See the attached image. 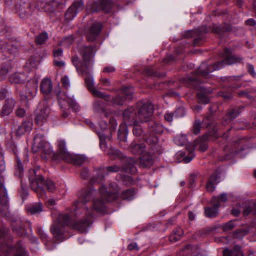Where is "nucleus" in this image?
Here are the masks:
<instances>
[{"mask_svg":"<svg viewBox=\"0 0 256 256\" xmlns=\"http://www.w3.org/2000/svg\"><path fill=\"white\" fill-rule=\"evenodd\" d=\"M100 195L103 200L94 199L92 207L88 208L85 204L92 200L95 198L96 192L91 188L82 190L78 194V199L72 206L70 212L73 216L78 217L82 215V218L73 224L74 228L80 232H84L93 222L96 213L104 214L106 210V202H112L118 196V190L116 184H112L106 188L102 185L100 188Z\"/></svg>","mask_w":256,"mask_h":256,"instance_id":"nucleus-1","label":"nucleus"},{"mask_svg":"<svg viewBox=\"0 0 256 256\" xmlns=\"http://www.w3.org/2000/svg\"><path fill=\"white\" fill-rule=\"evenodd\" d=\"M224 59L222 61L220 62L217 64H214L208 67H207L206 63H202L196 72V77L190 78H189L190 80L192 82H198L200 80V78H207L210 73L222 68L224 65H230L240 63L243 60L239 56L232 55L231 50L228 48L224 50Z\"/></svg>","mask_w":256,"mask_h":256,"instance_id":"nucleus-2","label":"nucleus"},{"mask_svg":"<svg viewBox=\"0 0 256 256\" xmlns=\"http://www.w3.org/2000/svg\"><path fill=\"white\" fill-rule=\"evenodd\" d=\"M12 239L8 230L4 228L0 232V256H25L26 250L21 242L16 248L11 246Z\"/></svg>","mask_w":256,"mask_h":256,"instance_id":"nucleus-3","label":"nucleus"},{"mask_svg":"<svg viewBox=\"0 0 256 256\" xmlns=\"http://www.w3.org/2000/svg\"><path fill=\"white\" fill-rule=\"evenodd\" d=\"M122 167L114 164L110 166L100 168L96 172L98 175L96 182L102 181L106 176L110 174L118 172L121 170L132 174L136 172V168L135 166L136 160L134 158H124L122 160Z\"/></svg>","mask_w":256,"mask_h":256,"instance_id":"nucleus-4","label":"nucleus"},{"mask_svg":"<svg viewBox=\"0 0 256 256\" xmlns=\"http://www.w3.org/2000/svg\"><path fill=\"white\" fill-rule=\"evenodd\" d=\"M30 176L29 180L32 189L37 194L39 198H46V192L42 188L44 184L48 192H54L56 190L54 182L51 180H48L44 182V180L42 176H38V177L34 178L36 176V171L34 170H31L30 171Z\"/></svg>","mask_w":256,"mask_h":256,"instance_id":"nucleus-5","label":"nucleus"},{"mask_svg":"<svg viewBox=\"0 0 256 256\" xmlns=\"http://www.w3.org/2000/svg\"><path fill=\"white\" fill-rule=\"evenodd\" d=\"M45 6V4L41 1L29 2L28 0L18 1L16 12L22 19H28L41 10Z\"/></svg>","mask_w":256,"mask_h":256,"instance_id":"nucleus-6","label":"nucleus"},{"mask_svg":"<svg viewBox=\"0 0 256 256\" xmlns=\"http://www.w3.org/2000/svg\"><path fill=\"white\" fill-rule=\"evenodd\" d=\"M80 54L83 57L84 64L79 61L78 58L74 56L72 58V62L80 74H88V68L90 66V60L94 56V50L93 47H82L80 50Z\"/></svg>","mask_w":256,"mask_h":256,"instance_id":"nucleus-7","label":"nucleus"},{"mask_svg":"<svg viewBox=\"0 0 256 256\" xmlns=\"http://www.w3.org/2000/svg\"><path fill=\"white\" fill-rule=\"evenodd\" d=\"M137 112L134 108L126 110L123 113L124 124H121L118 132V138L122 141H125L128 134L126 126H136L138 122Z\"/></svg>","mask_w":256,"mask_h":256,"instance_id":"nucleus-8","label":"nucleus"},{"mask_svg":"<svg viewBox=\"0 0 256 256\" xmlns=\"http://www.w3.org/2000/svg\"><path fill=\"white\" fill-rule=\"evenodd\" d=\"M71 218L72 216L67 214L59 215L57 220L54 222L50 228L51 232L54 237L58 238L64 234V228L69 225Z\"/></svg>","mask_w":256,"mask_h":256,"instance_id":"nucleus-9","label":"nucleus"},{"mask_svg":"<svg viewBox=\"0 0 256 256\" xmlns=\"http://www.w3.org/2000/svg\"><path fill=\"white\" fill-rule=\"evenodd\" d=\"M114 6L111 0H99L90 1L86 7V10L90 13L98 12L101 10L110 12Z\"/></svg>","mask_w":256,"mask_h":256,"instance_id":"nucleus-10","label":"nucleus"},{"mask_svg":"<svg viewBox=\"0 0 256 256\" xmlns=\"http://www.w3.org/2000/svg\"><path fill=\"white\" fill-rule=\"evenodd\" d=\"M137 118L139 122L143 123L149 122L154 114L153 106L150 103H138L137 110Z\"/></svg>","mask_w":256,"mask_h":256,"instance_id":"nucleus-11","label":"nucleus"},{"mask_svg":"<svg viewBox=\"0 0 256 256\" xmlns=\"http://www.w3.org/2000/svg\"><path fill=\"white\" fill-rule=\"evenodd\" d=\"M8 198L7 190L4 186V179L0 178V212L4 216H8L10 214L8 206Z\"/></svg>","mask_w":256,"mask_h":256,"instance_id":"nucleus-12","label":"nucleus"},{"mask_svg":"<svg viewBox=\"0 0 256 256\" xmlns=\"http://www.w3.org/2000/svg\"><path fill=\"white\" fill-rule=\"evenodd\" d=\"M33 146L47 155H50L52 152L50 144L45 141L44 136L41 134H38L34 136Z\"/></svg>","mask_w":256,"mask_h":256,"instance_id":"nucleus-13","label":"nucleus"},{"mask_svg":"<svg viewBox=\"0 0 256 256\" xmlns=\"http://www.w3.org/2000/svg\"><path fill=\"white\" fill-rule=\"evenodd\" d=\"M148 128L152 136V138H149L146 140V142L149 144H156L158 142V139L156 136H153V135L162 133L164 128L160 124L154 121H151L148 124Z\"/></svg>","mask_w":256,"mask_h":256,"instance_id":"nucleus-14","label":"nucleus"},{"mask_svg":"<svg viewBox=\"0 0 256 256\" xmlns=\"http://www.w3.org/2000/svg\"><path fill=\"white\" fill-rule=\"evenodd\" d=\"M58 97L60 106L62 108H66L68 106L75 111L78 110V106L73 98L68 96L66 94L60 92L58 94Z\"/></svg>","mask_w":256,"mask_h":256,"instance_id":"nucleus-15","label":"nucleus"},{"mask_svg":"<svg viewBox=\"0 0 256 256\" xmlns=\"http://www.w3.org/2000/svg\"><path fill=\"white\" fill-rule=\"evenodd\" d=\"M133 93L134 90L132 88H124L121 91L120 95L112 98L113 102L117 105H122L125 100L132 98Z\"/></svg>","mask_w":256,"mask_h":256,"instance_id":"nucleus-16","label":"nucleus"},{"mask_svg":"<svg viewBox=\"0 0 256 256\" xmlns=\"http://www.w3.org/2000/svg\"><path fill=\"white\" fill-rule=\"evenodd\" d=\"M86 82L87 84L88 88L90 90L92 94L96 97L104 99L106 101H110L111 98L110 96H106L101 92L96 90L94 86V80L92 78L88 76L85 78Z\"/></svg>","mask_w":256,"mask_h":256,"instance_id":"nucleus-17","label":"nucleus"},{"mask_svg":"<svg viewBox=\"0 0 256 256\" xmlns=\"http://www.w3.org/2000/svg\"><path fill=\"white\" fill-rule=\"evenodd\" d=\"M102 25L100 22H94L90 29L86 32V38L89 42H94L98 37L102 29Z\"/></svg>","mask_w":256,"mask_h":256,"instance_id":"nucleus-18","label":"nucleus"},{"mask_svg":"<svg viewBox=\"0 0 256 256\" xmlns=\"http://www.w3.org/2000/svg\"><path fill=\"white\" fill-rule=\"evenodd\" d=\"M212 208H208L205 209L206 216L209 218L216 217L218 214V208L220 207L219 200L216 198H213L211 201Z\"/></svg>","mask_w":256,"mask_h":256,"instance_id":"nucleus-19","label":"nucleus"},{"mask_svg":"<svg viewBox=\"0 0 256 256\" xmlns=\"http://www.w3.org/2000/svg\"><path fill=\"white\" fill-rule=\"evenodd\" d=\"M0 50L2 52H8L10 54L15 55L18 52V48L12 42L0 40Z\"/></svg>","mask_w":256,"mask_h":256,"instance_id":"nucleus-20","label":"nucleus"},{"mask_svg":"<svg viewBox=\"0 0 256 256\" xmlns=\"http://www.w3.org/2000/svg\"><path fill=\"white\" fill-rule=\"evenodd\" d=\"M15 104L14 100L12 98H8L0 112V116L4 117L10 115L12 112Z\"/></svg>","mask_w":256,"mask_h":256,"instance_id":"nucleus-21","label":"nucleus"},{"mask_svg":"<svg viewBox=\"0 0 256 256\" xmlns=\"http://www.w3.org/2000/svg\"><path fill=\"white\" fill-rule=\"evenodd\" d=\"M50 113V109L48 107L42 109L37 114L36 119V123L40 126H42L48 122Z\"/></svg>","mask_w":256,"mask_h":256,"instance_id":"nucleus-22","label":"nucleus"},{"mask_svg":"<svg viewBox=\"0 0 256 256\" xmlns=\"http://www.w3.org/2000/svg\"><path fill=\"white\" fill-rule=\"evenodd\" d=\"M66 162L72 164L74 166H80L85 162V158L82 156L73 155L70 154L64 160Z\"/></svg>","mask_w":256,"mask_h":256,"instance_id":"nucleus-23","label":"nucleus"},{"mask_svg":"<svg viewBox=\"0 0 256 256\" xmlns=\"http://www.w3.org/2000/svg\"><path fill=\"white\" fill-rule=\"evenodd\" d=\"M26 97L30 98H34L38 90V81H32L28 82L26 85Z\"/></svg>","mask_w":256,"mask_h":256,"instance_id":"nucleus-24","label":"nucleus"},{"mask_svg":"<svg viewBox=\"0 0 256 256\" xmlns=\"http://www.w3.org/2000/svg\"><path fill=\"white\" fill-rule=\"evenodd\" d=\"M52 84L50 80L44 79L40 84V92L44 96H48L52 92Z\"/></svg>","mask_w":256,"mask_h":256,"instance_id":"nucleus-25","label":"nucleus"},{"mask_svg":"<svg viewBox=\"0 0 256 256\" xmlns=\"http://www.w3.org/2000/svg\"><path fill=\"white\" fill-rule=\"evenodd\" d=\"M152 156L147 152H144L140 157V165L143 168H150L154 164Z\"/></svg>","mask_w":256,"mask_h":256,"instance_id":"nucleus-26","label":"nucleus"},{"mask_svg":"<svg viewBox=\"0 0 256 256\" xmlns=\"http://www.w3.org/2000/svg\"><path fill=\"white\" fill-rule=\"evenodd\" d=\"M58 154L60 158L64 160L70 154L66 148V142L64 140H58Z\"/></svg>","mask_w":256,"mask_h":256,"instance_id":"nucleus-27","label":"nucleus"},{"mask_svg":"<svg viewBox=\"0 0 256 256\" xmlns=\"http://www.w3.org/2000/svg\"><path fill=\"white\" fill-rule=\"evenodd\" d=\"M32 124L31 122H24L19 126L18 128L16 129V133L18 136H22L26 132L30 131L32 129Z\"/></svg>","mask_w":256,"mask_h":256,"instance_id":"nucleus-28","label":"nucleus"},{"mask_svg":"<svg viewBox=\"0 0 256 256\" xmlns=\"http://www.w3.org/2000/svg\"><path fill=\"white\" fill-rule=\"evenodd\" d=\"M219 176L216 174L210 176L206 185V190L208 192H212L214 190L216 186L219 182Z\"/></svg>","mask_w":256,"mask_h":256,"instance_id":"nucleus-29","label":"nucleus"},{"mask_svg":"<svg viewBox=\"0 0 256 256\" xmlns=\"http://www.w3.org/2000/svg\"><path fill=\"white\" fill-rule=\"evenodd\" d=\"M238 148V144L235 142L230 146L226 145L224 148V151L226 153L225 160H228L232 158V156L238 152L236 150Z\"/></svg>","mask_w":256,"mask_h":256,"instance_id":"nucleus-30","label":"nucleus"},{"mask_svg":"<svg viewBox=\"0 0 256 256\" xmlns=\"http://www.w3.org/2000/svg\"><path fill=\"white\" fill-rule=\"evenodd\" d=\"M146 150V145L144 144H136V142H133L130 146V152L134 154H140L142 155L144 152Z\"/></svg>","mask_w":256,"mask_h":256,"instance_id":"nucleus-31","label":"nucleus"},{"mask_svg":"<svg viewBox=\"0 0 256 256\" xmlns=\"http://www.w3.org/2000/svg\"><path fill=\"white\" fill-rule=\"evenodd\" d=\"M12 64L7 63L2 65L0 67V81L4 80L8 74L12 70Z\"/></svg>","mask_w":256,"mask_h":256,"instance_id":"nucleus-32","label":"nucleus"},{"mask_svg":"<svg viewBox=\"0 0 256 256\" xmlns=\"http://www.w3.org/2000/svg\"><path fill=\"white\" fill-rule=\"evenodd\" d=\"M231 30V26L227 24H225L222 26L214 25L212 28V32L219 35H222L225 32H230Z\"/></svg>","mask_w":256,"mask_h":256,"instance_id":"nucleus-33","label":"nucleus"},{"mask_svg":"<svg viewBox=\"0 0 256 256\" xmlns=\"http://www.w3.org/2000/svg\"><path fill=\"white\" fill-rule=\"evenodd\" d=\"M24 74H22L16 73L10 76L9 80L12 84H21L24 82Z\"/></svg>","mask_w":256,"mask_h":256,"instance_id":"nucleus-34","label":"nucleus"},{"mask_svg":"<svg viewBox=\"0 0 256 256\" xmlns=\"http://www.w3.org/2000/svg\"><path fill=\"white\" fill-rule=\"evenodd\" d=\"M184 232L182 230L178 228L176 230H174L170 236V240L172 242H176L178 241L182 236Z\"/></svg>","mask_w":256,"mask_h":256,"instance_id":"nucleus-35","label":"nucleus"},{"mask_svg":"<svg viewBox=\"0 0 256 256\" xmlns=\"http://www.w3.org/2000/svg\"><path fill=\"white\" fill-rule=\"evenodd\" d=\"M26 210L32 214H40L42 211V206L40 203H38L28 206Z\"/></svg>","mask_w":256,"mask_h":256,"instance_id":"nucleus-36","label":"nucleus"},{"mask_svg":"<svg viewBox=\"0 0 256 256\" xmlns=\"http://www.w3.org/2000/svg\"><path fill=\"white\" fill-rule=\"evenodd\" d=\"M48 39V34L46 32H43L36 36V43L37 45L44 44Z\"/></svg>","mask_w":256,"mask_h":256,"instance_id":"nucleus-37","label":"nucleus"},{"mask_svg":"<svg viewBox=\"0 0 256 256\" xmlns=\"http://www.w3.org/2000/svg\"><path fill=\"white\" fill-rule=\"evenodd\" d=\"M99 138L100 140V147L101 149L104 151L106 152L107 150V145L106 142V140H110V136H106L105 133H102L99 134Z\"/></svg>","mask_w":256,"mask_h":256,"instance_id":"nucleus-38","label":"nucleus"},{"mask_svg":"<svg viewBox=\"0 0 256 256\" xmlns=\"http://www.w3.org/2000/svg\"><path fill=\"white\" fill-rule=\"evenodd\" d=\"M94 108L96 112L103 114L104 116H106V114H105L104 106L102 100H96L94 104Z\"/></svg>","mask_w":256,"mask_h":256,"instance_id":"nucleus-39","label":"nucleus"},{"mask_svg":"<svg viewBox=\"0 0 256 256\" xmlns=\"http://www.w3.org/2000/svg\"><path fill=\"white\" fill-rule=\"evenodd\" d=\"M71 6L78 14L82 11L84 8V2L82 0H76Z\"/></svg>","mask_w":256,"mask_h":256,"instance_id":"nucleus-40","label":"nucleus"},{"mask_svg":"<svg viewBox=\"0 0 256 256\" xmlns=\"http://www.w3.org/2000/svg\"><path fill=\"white\" fill-rule=\"evenodd\" d=\"M77 14V12L70 6L65 14V20L67 22L72 20L76 16Z\"/></svg>","mask_w":256,"mask_h":256,"instance_id":"nucleus-41","label":"nucleus"},{"mask_svg":"<svg viewBox=\"0 0 256 256\" xmlns=\"http://www.w3.org/2000/svg\"><path fill=\"white\" fill-rule=\"evenodd\" d=\"M134 196V192L133 189L130 188L123 192L122 194V198L128 200H132Z\"/></svg>","mask_w":256,"mask_h":256,"instance_id":"nucleus-42","label":"nucleus"},{"mask_svg":"<svg viewBox=\"0 0 256 256\" xmlns=\"http://www.w3.org/2000/svg\"><path fill=\"white\" fill-rule=\"evenodd\" d=\"M178 112H184V110L182 108H180L178 110V112H176L174 114L172 113H166L164 116V118L168 122H171L173 120L174 116L178 117V116L177 114Z\"/></svg>","mask_w":256,"mask_h":256,"instance_id":"nucleus-43","label":"nucleus"},{"mask_svg":"<svg viewBox=\"0 0 256 256\" xmlns=\"http://www.w3.org/2000/svg\"><path fill=\"white\" fill-rule=\"evenodd\" d=\"M240 110L238 109H232L228 112L227 117L228 118L233 120L236 118L240 114Z\"/></svg>","mask_w":256,"mask_h":256,"instance_id":"nucleus-44","label":"nucleus"},{"mask_svg":"<svg viewBox=\"0 0 256 256\" xmlns=\"http://www.w3.org/2000/svg\"><path fill=\"white\" fill-rule=\"evenodd\" d=\"M214 119L212 115L206 118L203 120V125L207 128H211L213 126Z\"/></svg>","mask_w":256,"mask_h":256,"instance_id":"nucleus-45","label":"nucleus"},{"mask_svg":"<svg viewBox=\"0 0 256 256\" xmlns=\"http://www.w3.org/2000/svg\"><path fill=\"white\" fill-rule=\"evenodd\" d=\"M142 122H138V123L136 124V126H133V132L134 136H140L142 134V130L140 126V124Z\"/></svg>","mask_w":256,"mask_h":256,"instance_id":"nucleus-46","label":"nucleus"},{"mask_svg":"<svg viewBox=\"0 0 256 256\" xmlns=\"http://www.w3.org/2000/svg\"><path fill=\"white\" fill-rule=\"evenodd\" d=\"M236 226L234 222L230 221L222 226V230L224 232L231 230Z\"/></svg>","mask_w":256,"mask_h":256,"instance_id":"nucleus-47","label":"nucleus"},{"mask_svg":"<svg viewBox=\"0 0 256 256\" xmlns=\"http://www.w3.org/2000/svg\"><path fill=\"white\" fill-rule=\"evenodd\" d=\"M201 130V122L200 120H196L195 124L194 125V128L193 130V132L195 134H198L200 131Z\"/></svg>","mask_w":256,"mask_h":256,"instance_id":"nucleus-48","label":"nucleus"},{"mask_svg":"<svg viewBox=\"0 0 256 256\" xmlns=\"http://www.w3.org/2000/svg\"><path fill=\"white\" fill-rule=\"evenodd\" d=\"M186 137L182 136L180 137H176L174 138V142L176 144L180 146H183L186 143Z\"/></svg>","mask_w":256,"mask_h":256,"instance_id":"nucleus-49","label":"nucleus"},{"mask_svg":"<svg viewBox=\"0 0 256 256\" xmlns=\"http://www.w3.org/2000/svg\"><path fill=\"white\" fill-rule=\"evenodd\" d=\"M54 59H60L63 56V50L62 49L56 50L53 52Z\"/></svg>","mask_w":256,"mask_h":256,"instance_id":"nucleus-50","label":"nucleus"},{"mask_svg":"<svg viewBox=\"0 0 256 256\" xmlns=\"http://www.w3.org/2000/svg\"><path fill=\"white\" fill-rule=\"evenodd\" d=\"M198 97L199 101L204 104H207L210 102L209 98L202 94H198Z\"/></svg>","mask_w":256,"mask_h":256,"instance_id":"nucleus-51","label":"nucleus"},{"mask_svg":"<svg viewBox=\"0 0 256 256\" xmlns=\"http://www.w3.org/2000/svg\"><path fill=\"white\" fill-rule=\"evenodd\" d=\"M54 66L58 68H63L65 66V63L60 59H54Z\"/></svg>","mask_w":256,"mask_h":256,"instance_id":"nucleus-52","label":"nucleus"},{"mask_svg":"<svg viewBox=\"0 0 256 256\" xmlns=\"http://www.w3.org/2000/svg\"><path fill=\"white\" fill-rule=\"evenodd\" d=\"M7 32L4 20L0 18V34H4Z\"/></svg>","mask_w":256,"mask_h":256,"instance_id":"nucleus-53","label":"nucleus"},{"mask_svg":"<svg viewBox=\"0 0 256 256\" xmlns=\"http://www.w3.org/2000/svg\"><path fill=\"white\" fill-rule=\"evenodd\" d=\"M62 84L63 86L66 88H68L70 86V82L69 78L68 76H64L62 80Z\"/></svg>","mask_w":256,"mask_h":256,"instance_id":"nucleus-54","label":"nucleus"},{"mask_svg":"<svg viewBox=\"0 0 256 256\" xmlns=\"http://www.w3.org/2000/svg\"><path fill=\"white\" fill-rule=\"evenodd\" d=\"M219 200V204L220 205V202H225L227 201V195L226 194H222L219 197H216Z\"/></svg>","mask_w":256,"mask_h":256,"instance_id":"nucleus-55","label":"nucleus"},{"mask_svg":"<svg viewBox=\"0 0 256 256\" xmlns=\"http://www.w3.org/2000/svg\"><path fill=\"white\" fill-rule=\"evenodd\" d=\"M16 113L18 116L22 118L25 115L26 111L24 109L20 108L16 110Z\"/></svg>","mask_w":256,"mask_h":256,"instance_id":"nucleus-56","label":"nucleus"},{"mask_svg":"<svg viewBox=\"0 0 256 256\" xmlns=\"http://www.w3.org/2000/svg\"><path fill=\"white\" fill-rule=\"evenodd\" d=\"M8 92V90L5 88L0 90V99L4 100Z\"/></svg>","mask_w":256,"mask_h":256,"instance_id":"nucleus-57","label":"nucleus"},{"mask_svg":"<svg viewBox=\"0 0 256 256\" xmlns=\"http://www.w3.org/2000/svg\"><path fill=\"white\" fill-rule=\"evenodd\" d=\"M16 162H17V165H16V168L19 170L20 173V174L24 170L23 166L21 163L20 160L18 158H16Z\"/></svg>","mask_w":256,"mask_h":256,"instance_id":"nucleus-58","label":"nucleus"},{"mask_svg":"<svg viewBox=\"0 0 256 256\" xmlns=\"http://www.w3.org/2000/svg\"><path fill=\"white\" fill-rule=\"evenodd\" d=\"M115 71H116L115 68L114 67H112V66L106 67L104 69V70H103L104 72L108 73V74L114 72Z\"/></svg>","mask_w":256,"mask_h":256,"instance_id":"nucleus-59","label":"nucleus"},{"mask_svg":"<svg viewBox=\"0 0 256 256\" xmlns=\"http://www.w3.org/2000/svg\"><path fill=\"white\" fill-rule=\"evenodd\" d=\"M128 249L130 250H138V248L137 244L132 243L128 246Z\"/></svg>","mask_w":256,"mask_h":256,"instance_id":"nucleus-60","label":"nucleus"},{"mask_svg":"<svg viewBox=\"0 0 256 256\" xmlns=\"http://www.w3.org/2000/svg\"><path fill=\"white\" fill-rule=\"evenodd\" d=\"M252 212V208L250 206H246L243 210V214L244 216H248Z\"/></svg>","mask_w":256,"mask_h":256,"instance_id":"nucleus-61","label":"nucleus"},{"mask_svg":"<svg viewBox=\"0 0 256 256\" xmlns=\"http://www.w3.org/2000/svg\"><path fill=\"white\" fill-rule=\"evenodd\" d=\"M100 81L104 86H108L110 85V82L108 79L102 78Z\"/></svg>","mask_w":256,"mask_h":256,"instance_id":"nucleus-62","label":"nucleus"},{"mask_svg":"<svg viewBox=\"0 0 256 256\" xmlns=\"http://www.w3.org/2000/svg\"><path fill=\"white\" fill-rule=\"evenodd\" d=\"M198 31L191 30L187 32L186 35V37H192L193 38L196 36L198 35Z\"/></svg>","mask_w":256,"mask_h":256,"instance_id":"nucleus-63","label":"nucleus"},{"mask_svg":"<svg viewBox=\"0 0 256 256\" xmlns=\"http://www.w3.org/2000/svg\"><path fill=\"white\" fill-rule=\"evenodd\" d=\"M233 252L228 249H225L224 250L223 256H232Z\"/></svg>","mask_w":256,"mask_h":256,"instance_id":"nucleus-64","label":"nucleus"}]
</instances>
